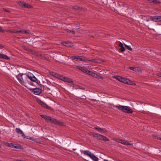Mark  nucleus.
<instances>
[{
	"label": "nucleus",
	"instance_id": "6ab92c4d",
	"mask_svg": "<svg viewBox=\"0 0 161 161\" xmlns=\"http://www.w3.org/2000/svg\"><path fill=\"white\" fill-rule=\"evenodd\" d=\"M0 58H2L6 59H9V58L8 56L3 54L0 53Z\"/></svg>",
	"mask_w": 161,
	"mask_h": 161
},
{
	"label": "nucleus",
	"instance_id": "ddd939ff",
	"mask_svg": "<svg viewBox=\"0 0 161 161\" xmlns=\"http://www.w3.org/2000/svg\"><path fill=\"white\" fill-rule=\"evenodd\" d=\"M77 59L83 62H86L87 60V59L86 58L82 56H77Z\"/></svg>",
	"mask_w": 161,
	"mask_h": 161
},
{
	"label": "nucleus",
	"instance_id": "c85d7f7f",
	"mask_svg": "<svg viewBox=\"0 0 161 161\" xmlns=\"http://www.w3.org/2000/svg\"><path fill=\"white\" fill-rule=\"evenodd\" d=\"M94 73L91 71H90L88 70V69L87 70V72H86V74H88L90 75H91L92 76H93Z\"/></svg>",
	"mask_w": 161,
	"mask_h": 161
},
{
	"label": "nucleus",
	"instance_id": "ea45409f",
	"mask_svg": "<svg viewBox=\"0 0 161 161\" xmlns=\"http://www.w3.org/2000/svg\"><path fill=\"white\" fill-rule=\"evenodd\" d=\"M0 31L2 32H4V31L3 29L0 26Z\"/></svg>",
	"mask_w": 161,
	"mask_h": 161
},
{
	"label": "nucleus",
	"instance_id": "4be33fe9",
	"mask_svg": "<svg viewBox=\"0 0 161 161\" xmlns=\"http://www.w3.org/2000/svg\"><path fill=\"white\" fill-rule=\"evenodd\" d=\"M129 69L135 71H137L139 70V68L137 67H129Z\"/></svg>",
	"mask_w": 161,
	"mask_h": 161
},
{
	"label": "nucleus",
	"instance_id": "c03bdc74",
	"mask_svg": "<svg viewBox=\"0 0 161 161\" xmlns=\"http://www.w3.org/2000/svg\"><path fill=\"white\" fill-rule=\"evenodd\" d=\"M4 11H5V12H9V11L6 10L5 9H4Z\"/></svg>",
	"mask_w": 161,
	"mask_h": 161
},
{
	"label": "nucleus",
	"instance_id": "0eeeda50",
	"mask_svg": "<svg viewBox=\"0 0 161 161\" xmlns=\"http://www.w3.org/2000/svg\"><path fill=\"white\" fill-rule=\"evenodd\" d=\"M18 4L21 7L25 8H30L32 7V6L27 3L24 2H18Z\"/></svg>",
	"mask_w": 161,
	"mask_h": 161
},
{
	"label": "nucleus",
	"instance_id": "a19ab883",
	"mask_svg": "<svg viewBox=\"0 0 161 161\" xmlns=\"http://www.w3.org/2000/svg\"><path fill=\"white\" fill-rule=\"evenodd\" d=\"M71 58L73 59H77V56H72L71 57Z\"/></svg>",
	"mask_w": 161,
	"mask_h": 161
},
{
	"label": "nucleus",
	"instance_id": "423d86ee",
	"mask_svg": "<svg viewBox=\"0 0 161 161\" xmlns=\"http://www.w3.org/2000/svg\"><path fill=\"white\" fill-rule=\"evenodd\" d=\"M27 76V80H28V79L30 80L31 81L33 82H36L37 80L36 78L34 75L30 73H29L26 75Z\"/></svg>",
	"mask_w": 161,
	"mask_h": 161
},
{
	"label": "nucleus",
	"instance_id": "79ce46f5",
	"mask_svg": "<svg viewBox=\"0 0 161 161\" xmlns=\"http://www.w3.org/2000/svg\"><path fill=\"white\" fill-rule=\"evenodd\" d=\"M80 28V27L79 26H77L76 27V29H79Z\"/></svg>",
	"mask_w": 161,
	"mask_h": 161
},
{
	"label": "nucleus",
	"instance_id": "5701e85b",
	"mask_svg": "<svg viewBox=\"0 0 161 161\" xmlns=\"http://www.w3.org/2000/svg\"><path fill=\"white\" fill-rule=\"evenodd\" d=\"M53 75L59 79L61 80H62V78L63 77V76H62L61 75L56 73H54Z\"/></svg>",
	"mask_w": 161,
	"mask_h": 161
},
{
	"label": "nucleus",
	"instance_id": "58836bf2",
	"mask_svg": "<svg viewBox=\"0 0 161 161\" xmlns=\"http://www.w3.org/2000/svg\"><path fill=\"white\" fill-rule=\"evenodd\" d=\"M40 116L42 117V118H43V119H45V118H46V116H46V115H40Z\"/></svg>",
	"mask_w": 161,
	"mask_h": 161
},
{
	"label": "nucleus",
	"instance_id": "f03ea898",
	"mask_svg": "<svg viewBox=\"0 0 161 161\" xmlns=\"http://www.w3.org/2000/svg\"><path fill=\"white\" fill-rule=\"evenodd\" d=\"M116 107L119 110L124 112H127L128 113H131L133 112L132 110H131L129 107L127 106L117 105L116 106Z\"/></svg>",
	"mask_w": 161,
	"mask_h": 161
},
{
	"label": "nucleus",
	"instance_id": "aec40b11",
	"mask_svg": "<svg viewBox=\"0 0 161 161\" xmlns=\"http://www.w3.org/2000/svg\"><path fill=\"white\" fill-rule=\"evenodd\" d=\"M8 145L10 147L13 148L18 149L19 147L15 146L14 144L12 143H8Z\"/></svg>",
	"mask_w": 161,
	"mask_h": 161
},
{
	"label": "nucleus",
	"instance_id": "dca6fc26",
	"mask_svg": "<svg viewBox=\"0 0 161 161\" xmlns=\"http://www.w3.org/2000/svg\"><path fill=\"white\" fill-rule=\"evenodd\" d=\"M53 123L56 124H58L59 125H63V123L61 121H60L58 120H57L55 119H53Z\"/></svg>",
	"mask_w": 161,
	"mask_h": 161
},
{
	"label": "nucleus",
	"instance_id": "412c9836",
	"mask_svg": "<svg viewBox=\"0 0 161 161\" xmlns=\"http://www.w3.org/2000/svg\"><path fill=\"white\" fill-rule=\"evenodd\" d=\"M73 88L75 89H81L84 90V88L81 87V86L76 85H74Z\"/></svg>",
	"mask_w": 161,
	"mask_h": 161
},
{
	"label": "nucleus",
	"instance_id": "6e6552de",
	"mask_svg": "<svg viewBox=\"0 0 161 161\" xmlns=\"http://www.w3.org/2000/svg\"><path fill=\"white\" fill-rule=\"evenodd\" d=\"M151 19L155 22H161V16L151 17Z\"/></svg>",
	"mask_w": 161,
	"mask_h": 161
},
{
	"label": "nucleus",
	"instance_id": "1a4fd4ad",
	"mask_svg": "<svg viewBox=\"0 0 161 161\" xmlns=\"http://www.w3.org/2000/svg\"><path fill=\"white\" fill-rule=\"evenodd\" d=\"M94 129L98 131V132L102 134L106 133L107 131L105 129L100 128L97 126L95 127Z\"/></svg>",
	"mask_w": 161,
	"mask_h": 161
},
{
	"label": "nucleus",
	"instance_id": "4468645a",
	"mask_svg": "<svg viewBox=\"0 0 161 161\" xmlns=\"http://www.w3.org/2000/svg\"><path fill=\"white\" fill-rule=\"evenodd\" d=\"M61 80L69 83L73 82L70 79L65 77H63L62 78Z\"/></svg>",
	"mask_w": 161,
	"mask_h": 161
},
{
	"label": "nucleus",
	"instance_id": "20e7f679",
	"mask_svg": "<svg viewBox=\"0 0 161 161\" xmlns=\"http://www.w3.org/2000/svg\"><path fill=\"white\" fill-rule=\"evenodd\" d=\"M83 153L86 155L90 157L94 161H98V158L95 156L89 151L86 150L83 151Z\"/></svg>",
	"mask_w": 161,
	"mask_h": 161
},
{
	"label": "nucleus",
	"instance_id": "9d476101",
	"mask_svg": "<svg viewBox=\"0 0 161 161\" xmlns=\"http://www.w3.org/2000/svg\"><path fill=\"white\" fill-rule=\"evenodd\" d=\"M32 92H33V93L36 95L40 94L42 90L41 89L39 88H36L33 89Z\"/></svg>",
	"mask_w": 161,
	"mask_h": 161
},
{
	"label": "nucleus",
	"instance_id": "7ed1b4c3",
	"mask_svg": "<svg viewBox=\"0 0 161 161\" xmlns=\"http://www.w3.org/2000/svg\"><path fill=\"white\" fill-rule=\"evenodd\" d=\"M92 136L95 138L99 140L107 142L109 141V139L104 136L99 134L96 133H92Z\"/></svg>",
	"mask_w": 161,
	"mask_h": 161
},
{
	"label": "nucleus",
	"instance_id": "8fccbe9b",
	"mask_svg": "<svg viewBox=\"0 0 161 161\" xmlns=\"http://www.w3.org/2000/svg\"><path fill=\"white\" fill-rule=\"evenodd\" d=\"M19 160H16V161H19Z\"/></svg>",
	"mask_w": 161,
	"mask_h": 161
},
{
	"label": "nucleus",
	"instance_id": "473e14b6",
	"mask_svg": "<svg viewBox=\"0 0 161 161\" xmlns=\"http://www.w3.org/2000/svg\"><path fill=\"white\" fill-rule=\"evenodd\" d=\"M61 44L64 46H67V44H68V42H61Z\"/></svg>",
	"mask_w": 161,
	"mask_h": 161
},
{
	"label": "nucleus",
	"instance_id": "4c0bfd02",
	"mask_svg": "<svg viewBox=\"0 0 161 161\" xmlns=\"http://www.w3.org/2000/svg\"><path fill=\"white\" fill-rule=\"evenodd\" d=\"M119 47H121L123 46V44H122V43L120 42H119Z\"/></svg>",
	"mask_w": 161,
	"mask_h": 161
},
{
	"label": "nucleus",
	"instance_id": "c9c22d12",
	"mask_svg": "<svg viewBox=\"0 0 161 161\" xmlns=\"http://www.w3.org/2000/svg\"><path fill=\"white\" fill-rule=\"evenodd\" d=\"M72 46H73V44L72 43L68 42V44H67V47H72Z\"/></svg>",
	"mask_w": 161,
	"mask_h": 161
},
{
	"label": "nucleus",
	"instance_id": "c756f323",
	"mask_svg": "<svg viewBox=\"0 0 161 161\" xmlns=\"http://www.w3.org/2000/svg\"><path fill=\"white\" fill-rule=\"evenodd\" d=\"M124 46L125 47L128 49V50L130 51H132V48L130 47L129 46L125 44H124Z\"/></svg>",
	"mask_w": 161,
	"mask_h": 161
},
{
	"label": "nucleus",
	"instance_id": "b1692460",
	"mask_svg": "<svg viewBox=\"0 0 161 161\" xmlns=\"http://www.w3.org/2000/svg\"><path fill=\"white\" fill-rule=\"evenodd\" d=\"M125 83L129 85H131L133 84L132 82V81H130L129 79H125Z\"/></svg>",
	"mask_w": 161,
	"mask_h": 161
},
{
	"label": "nucleus",
	"instance_id": "72a5a7b5",
	"mask_svg": "<svg viewBox=\"0 0 161 161\" xmlns=\"http://www.w3.org/2000/svg\"><path fill=\"white\" fill-rule=\"evenodd\" d=\"M153 137H154L156 139H158L159 138H158L159 137L158 136L157 134H153Z\"/></svg>",
	"mask_w": 161,
	"mask_h": 161
},
{
	"label": "nucleus",
	"instance_id": "a211bd4d",
	"mask_svg": "<svg viewBox=\"0 0 161 161\" xmlns=\"http://www.w3.org/2000/svg\"><path fill=\"white\" fill-rule=\"evenodd\" d=\"M88 61H89L92 62H94L97 63H100L102 62V61L100 60H98L97 59H92L91 60H89Z\"/></svg>",
	"mask_w": 161,
	"mask_h": 161
},
{
	"label": "nucleus",
	"instance_id": "7c9ffc66",
	"mask_svg": "<svg viewBox=\"0 0 161 161\" xmlns=\"http://www.w3.org/2000/svg\"><path fill=\"white\" fill-rule=\"evenodd\" d=\"M115 78L116 79L118 80L121 81V80H122V77L120 76H116L115 77Z\"/></svg>",
	"mask_w": 161,
	"mask_h": 161
},
{
	"label": "nucleus",
	"instance_id": "37998d69",
	"mask_svg": "<svg viewBox=\"0 0 161 161\" xmlns=\"http://www.w3.org/2000/svg\"><path fill=\"white\" fill-rule=\"evenodd\" d=\"M157 75L160 77H161V73H158Z\"/></svg>",
	"mask_w": 161,
	"mask_h": 161
},
{
	"label": "nucleus",
	"instance_id": "a878e982",
	"mask_svg": "<svg viewBox=\"0 0 161 161\" xmlns=\"http://www.w3.org/2000/svg\"><path fill=\"white\" fill-rule=\"evenodd\" d=\"M7 31L9 32H12V33H19V31H18L16 30H8Z\"/></svg>",
	"mask_w": 161,
	"mask_h": 161
},
{
	"label": "nucleus",
	"instance_id": "49530a36",
	"mask_svg": "<svg viewBox=\"0 0 161 161\" xmlns=\"http://www.w3.org/2000/svg\"><path fill=\"white\" fill-rule=\"evenodd\" d=\"M158 138H159L158 139L160 140L161 141V137H158Z\"/></svg>",
	"mask_w": 161,
	"mask_h": 161
},
{
	"label": "nucleus",
	"instance_id": "2f4dec72",
	"mask_svg": "<svg viewBox=\"0 0 161 161\" xmlns=\"http://www.w3.org/2000/svg\"><path fill=\"white\" fill-rule=\"evenodd\" d=\"M66 31H67V32L68 33H71L72 34H75V32L74 31L72 30H69V29H67Z\"/></svg>",
	"mask_w": 161,
	"mask_h": 161
},
{
	"label": "nucleus",
	"instance_id": "39448f33",
	"mask_svg": "<svg viewBox=\"0 0 161 161\" xmlns=\"http://www.w3.org/2000/svg\"><path fill=\"white\" fill-rule=\"evenodd\" d=\"M113 140L116 141L117 142L121 143L124 145H132L133 144L130 143L126 142L125 141L123 140L122 139L119 138H113Z\"/></svg>",
	"mask_w": 161,
	"mask_h": 161
},
{
	"label": "nucleus",
	"instance_id": "9b49d317",
	"mask_svg": "<svg viewBox=\"0 0 161 161\" xmlns=\"http://www.w3.org/2000/svg\"><path fill=\"white\" fill-rule=\"evenodd\" d=\"M16 132L18 134L21 135L24 138H25V136L23 132L19 128H16L15 129Z\"/></svg>",
	"mask_w": 161,
	"mask_h": 161
},
{
	"label": "nucleus",
	"instance_id": "a18cd8bd",
	"mask_svg": "<svg viewBox=\"0 0 161 161\" xmlns=\"http://www.w3.org/2000/svg\"><path fill=\"white\" fill-rule=\"evenodd\" d=\"M3 48V47L1 45H0V48L1 49Z\"/></svg>",
	"mask_w": 161,
	"mask_h": 161
},
{
	"label": "nucleus",
	"instance_id": "f257e3e1",
	"mask_svg": "<svg viewBox=\"0 0 161 161\" xmlns=\"http://www.w3.org/2000/svg\"><path fill=\"white\" fill-rule=\"evenodd\" d=\"M16 77L19 82L22 85L25 86V85L29 81L27 80V76L26 74H19Z\"/></svg>",
	"mask_w": 161,
	"mask_h": 161
},
{
	"label": "nucleus",
	"instance_id": "f704fd0d",
	"mask_svg": "<svg viewBox=\"0 0 161 161\" xmlns=\"http://www.w3.org/2000/svg\"><path fill=\"white\" fill-rule=\"evenodd\" d=\"M120 49L121 52H123L125 51V48L123 46L120 47Z\"/></svg>",
	"mask_w": 161,
	"mask_h": 161
},
{
	"label": "nucleus",
	"instance_id": "09e8293b",
	"mask_svg": "<svg viewBox=\"0 0 161 161\" xmlns=\"http://www.w3.org/2000/svg\"><path fill=\"white\" fill-rule=\"evenodd\" d=\"M28 139H30V138H28ZM30 139H31V140H32V139L31 138H30Z\"/></svg>",
	"mask_w": 161,
	"mask_h": 161
},
{
	"label": "nucleus",
	"instance_id": "bb28decb",
	"mask_svg": "<svg viewBox=\"0 0 161 161\" xmlns=\"http://www.w3.org/2000/svg\"><path fill=\"white\" fill-rule=\"evenodd\" d=\"M92 76H93L95 78H97L98 79L100 78V79H103V77L100 76H99V75H97V74H96L95 73H94V74Z\"/></svg>",
	"mask_w": 161,
	"mask_h": 161
},
{
	"label": "nucleus",
	"instance_id": "de8ad7c7",
	"mask_svg": "<svg viewBox=\"0 0 161 161\" xmlns=\"http://www.w3.org/2000/svg\"><path fill=\"white\" fill-rule=\"evenodd\" d=\"M104 161H108V160H105H105H104Z\"/></svg>",
	"mask_w": 161,
	"mask_h": 161
},
{
	"label": "nucleus",
	"instance_id": "e433bc0d",
	"mask_svg": "<svg viewBox=\"0 0 161 161\" xmlns=\"http://www.w3.org/2000/svg\"><path fill=\"white\" fill-rule=\"evenodd\" d=\"M125 79V78L122 77V80H121V82L124 83Z\"/></svg>",
	"mask_w": 161,
	"mask_h": 161
},
{
	"label": "nucleus",
	"instance_id": "393cba45",
	"mask_svg": "<svg viewBox=\"0 0 161 161\" xmlns=\"http://www.w3.org/2000/svg\"><path fill=\"white\" fill-rule=\"evenodd\" d=\"M54 119L52 118L51 117L47 116L46 118H45V119L53 123V120Z\"/></svg>",
	"mask_w": 161,
	"mask_h": 161
},
{
	"label": "nucleus",
	"instance_id": "2eb2a0df",
	"mask_svg": "<svg viewBox=\"0 0 161 161\" xmlns=\"http://www.w3.org/2000/svg\"><path fill=\"white\" fill-rule=\"evenodd\" d=\"M77 68L78 69L81 70L83 72L86 73L87 72V69L86 68H85L84 67H82L80 66H77Z\"/></svg>",
	"mask_w": 161,
	"mask_h": 161
},
{
	"label": "nucleus",
	"instance_id": "3c124183",
	"mask_svg": "<svg viewBox=\"0 0 161 161\" xmlns=\"http://www.w3.org/2000/svg\"><path fill=\"white\" fill-rule=\"evenodd\" d=\"M92 37H94V36H92Z\"/></svg>",
	"mask_w": 161,
	"mask_h": 161
},
{
	"label": "nucleus",
	"instance_id": "f3484780",
	"mask_svg": "<svg viewBox=\"0 0 161 161\" xmlns=\"http://www.w3.org/2000/svg\"><path fill=\"white\" fill-rule=\"evenodd\" d=\"M21 32L23 34H29L31 33L30 31L29 30H21L19 31V33Z\"/></svg>",
	"mask_w": 161,
	"mask_h": 161
},
{
	"label": "nucleus",
	"instance_id": "f8f14e48",
	"mask_svg": "<svg viewBox=\"0 0 161 161\" xmlns=\"http://www.w3.org/2000/svg\"><path fill=\"white\" fill-rule=\"evenodd\" d=\"M38 102L40 105H41L44 108H47L48 109H50L51 108L50 107L47 106L46 104L41 100H38Z\"/></svg>",
	"mask_w": 161,
	"mask_h": 161
},
{
	"label": "nucleus",
	"instance_id": "603ef678",
	"mask_svg": "<svg viewBox=\"0 0 161 161\" xmlns=\"http://www.w3.org/2000/svg\"><path fill=\"white\" fill-rule=\"evenodd\" d=\"M1 146H0V148H1Z\"/></svg>",
	"mask_w": 161,
	"mask_h": 161
},
{
	"label": "nucleus",
	"instance_id": "cd10ccee",
	"mask_svg": "<svg viewBox=\"0 0 161 161\" xmlns=\"http://www.w3.org/2000/svg\"><path fill=\"white\" fill-rule=\"evenodd\" d=\"M73 8L75 9H79L80 10H82V8L77 6H74L73 7Z\"/></svg>",
	"mask_w": 161,
	"mask_h": 161
}]
</instances>
